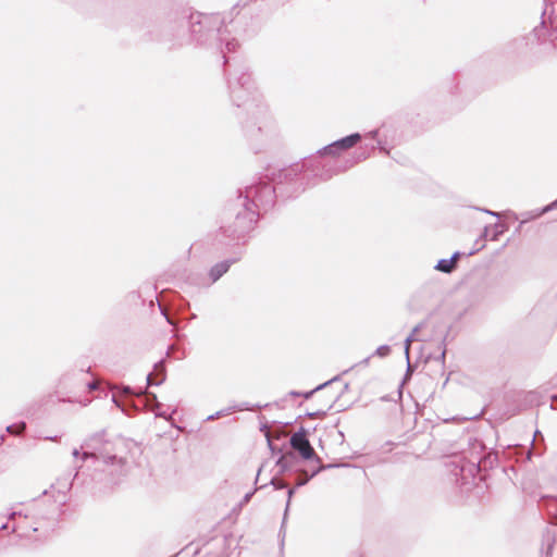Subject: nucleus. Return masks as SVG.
<instances>
[{"label": "nucleus", "instance_id": "nucleus-4", "mask_svg": "<svg viewBox=\"0 0 557 557\" xmlns=\"http://www.w3.org/2000/svg\"><path fill=\"white\" fill-rule=\"evenodd\" d=\"M290 446L297 450L304 459H312L315 457L317 461H320V458L315 456L314 449L309 443L304 430L292 435Z\"/></svg>", "mask_w": 557, "mask_h": 557}, {"label": "nucleus", "instance_id": "nucleus-22", "mask_svg": "<svg viewBox=\"0 0 557 557\" xmlns=\"http://www.w3.org/2000/svg\"><path fill=\"white\" fill-rule=\"evenodd\" d=\"M377 147L380 148L381 151L385 152V153H388V151L386 150V148L383 146V144L381 143V140H377Z\"/></svg>", "mask_w": 557, "mask_h": 557}, {"label": "nucleus", "instance_id": "nucleus-19", "mask_svg": "<svg viewBox=\"0 0 557 557\" xmlns=\"http://www.w3.org/2000/svg\"><path fill=\"white\" fill-rule=\"evenodd\" d=\"M252 494H253V492H249V493H247V494L244 496L243 500H242V505L247 504V503L250 500V498H251Z\"/></svg>", "mask_w": 557, "mask_h": 557}, {"label": "nucleus", "instance_id": "nucleus-39", "mask_svg": "<svg viewBox=\"0 0 557 557\" xmlns=\"http://www.w3.org/2000/svg\"><path fill=\"white\" fill-rule=\"evenodd\" d=\"M156 414H157V416H160V417H163V416H164V413H161V412H157Z\"/></svg>", "mask_w": 557, "mask_h": 557}, {"label": "nucleus", "instance_id": "nucleus-29", "mask_svg": "<svg viewBox=\"0 0 557 557\" xmlns=\"http://www.w3.org/2000/svg\"><path fill=\"white\" fill-rule=\"evenodd\" d=\"M162 313L164 314L168 323L173 324V321L165 314V312L162 311Z\"/></svg>", "mask_w": 557, "mask_h": 557}, {"label": "nucleus", "instance_id": "nucleus-12", "mask_svg": "<svg viewBox=\"0 0 557 557\" xmlns=\"http://www.w3.org/2000/svg\"><path fill=\"white\" fill-rule=\"evenodd\" d=\"M391 352V347L388 345H381L374 351V355L381 358L388 356Z\"/></svg>", "mask_w": 557, "mask_h": 557}, {"label": "nucleus", "instance_id": "nucleus-17", "mask_svg": "<svg viewBox=\"0 0 557 557\" xmlns=\"http://www.w3.org/2000/svg\"><path fill=\"white\" fill-rule=\"evenodd\" d=\"M494 227H495V233H494L492 239L495 240V239H497L498 235L503 233V230H500L499 224H495Z\"/></svg>", "mask_w": 557, "mask_h": 557}, {"label": "nucleus", "instance_id": "nucleus-26", "mask_svg": "<svg viewBox=\"0 0 557 557\" xmlns=\"http://www.w3.org/2000/svg\"><path fill=\"white\" fill-rule=\"evenodd\" d=\"M483 211H484L485 213H487V214L493 215V216H497V218L499 216V214H498L497 212H494V211H491V210H486V209H485V210H483Z\"/></svg>", "mask_w": 557, "mask_h": 557}, {"label": "nucleus", "instance_id": "nucleus-18", "mask_svg": "<svg viewBox=\"0 0 557 557\" xmlns=\"http://www.w3.org/2000/svg\"><path fill=\"white\" fill-rule=\"evenodd\" d=\"M271 483L274 485L275 488H283L285 487L286 485L283 483V482H277L275 479H272L271 480Z\"/></svg>", "mask_w": 557, "mask_h": 557}, {"label": "nucleus", "instance_id": "nucleus-21", "mask_svg": "<svg viewBox=\"0 0 557 557\" xmlns=\"http://www.w3.org/2000/svg\"><path fill=\"white\" fill-rule=\"evenodd\" d=\"M222 414H223V411H218V412H215L214 414L209 416V417H208V420H213V419H215V418L221 417Z\"/></svg>", "mask_w": 557, "mask_h": 557}, {"label": "nucleus", "instance_id": "nucleus-5", "mask_svg": "<svg viewBox=\"0 0 557 557\" xmlns=\"http://www.w3.org/2000/svg\"><path fill=\"white\" fill-rule=\"evenodd\" d=\"M360 139V134H351L325 146L323 149L319 150V153L336 156L337 153H339V151L347 150L354 147Z\"/></svg>", "mask_w": 557, "mask_h": 557}, {"label": "nucleus", "instance_id": "nucleus-35", "mask_svg": "<svg viewBox=\"0 0 557 557\" xmlns=\"http://www.w3.org/2000/svg\"><path fill=\"white\" fill-rule=\"evenodd\" d=\"M487 230H488V227H487V226H486V227H484V235H486V234H487Z\"/></svg>", "mask_w": 557, "mask_h": 557}, {"label": "nucleus", "instance_id": "nucleus-8", "mask_svg": "<svg viewBox=\"0 0 557 557\" xmlns=\"http://www.w3.org/2000/svg\"><path fill=\"white\" fill-rule=\"evenodd\" d=\"M156 376L160 375V379L154 380L153 373H149L146 377L148 385H160L165 379L163 361H159L154 364Z\"/></svg>", "mask_w": 557, "mask_h": 557}, {"label": "nucleus", "instance_id": "nucleus-15", "mask_svg": "<svg viewBox=\"0 0 557 557\" xmlns=\"http://www.w3.org/2000/svg\"><path fill=\"white\" fill-rule=\"evenodd\" d=\"M17 516H18V517L23 516L22 511L12 510V511L9 513L8 518H9V520H14ZM24 517H27V516H26V515H24Z\"/></svg>", "mask_w": 557, "mask_h": 557}, {"label": "nucleus", "instance_id": "nucleus-34", "mask_svg": "<svg viewBox=\"0 0 557 557\" xmlns=\"http://www.w3.org/2000/svg\"><path fill=\"white\" fill-rule=\"evenodd\" d=\"M307 482V480L300 481L298 485H304Z\"/></svg>", "mask_w": 557, "mask_h": 557}, {"label": "nucleus", "instance_id": "nucleus-9", "mask_svg": "<svg viewBox=\"0 0 557 557\" xmlns=\"http://www.w3.org/2000/svg\"><path fill=\"white\" fill-rule=\"evenodd\" d=\"M547 510L553 516L555 523H557V498H549L547 500Z\"/></svg>", "mask_w": 557, "mask_h": 557}, {"label": "nucleus", "instance_id": "nucleus-31", "mask_svg": "<svg viewBox=\"0 0 557 557\" xmlns=\"http://www.w3.org/2000/svg\"><path fill=\"white\" fill-rule=\"evenodd\" d=\"M283 460H284V457H282V458L277 461V465H280V466L284 467V465H283Z\"/></svg>", "mask_w": 557, "mask_h": 557}, {"label": "nucleus", "instance_id": "nucleus-25", "mask_svg": "<svg viewBox=\"0 0 557 557\" xmlns=\"http://www.w3.org/2000/svg\"><path fill=\"white\" fill-rule=\"evenodd\" d=\"M97 387H98V384L96 382L88 383V388L90 391L97 389Z\"/></svg>", "mask_w": 557, "mask_h": 557}, {"label": "nucleus", "instance_id": "nucleus-1", "mask_svg": "<svg viewBox=\"0 0 557 557\" xmlns=\"http://www.w3.org/2000/svg\"><path fill=\"white\" fill-rule=\"evenodd\" d=\"M221 24V18L219 15H208L202 13H196L190 15V32L195 38L205 42L209 38H216L220 41L219 49L223 53V58L226 59L224 50L222 48L223 44L225 49L231 52L235 51L238 47V41L235 38H230L227 30L219 27ZM224 62H227L225 60Z\"/></svg>", "mask_w": 557, "mask_h": 557}, {"label": "nucleus", "instance_id": "nucleus-23", "mask_svg": "<svg viewBox=\"0 0 557 557\" xmlns=\"http://www.w3.org/2000/svg\"><path fill=\"white\" fill-rule=\"evenodd\" d=\"M101 458L104 460V462H112L115 459L114 456H110V457L101 456Z\"/></svg>", "mask_w": 557, "mask_h": 557}, {"label": "nucleus", "instance_id": "nucleus-37", "mask_svg": "<svg viewBox=\"0 0 557 557\" xmlns=\"http://www.w3.org/2000/svg\"><path fill=\"white\" fill-rule=\"evenodd\" d=\"M334 381H336V377L331 379V381H329L326 383L329 384V383L334 382Z\"/></svg>", "mask_w": 557, "mask_h": 557}, {"label": "nucleus", "instance_id": "nucleus-33", "mask_svg": "<svg viewBox=\"0 0 557 557\" xmlns=\"http://www.w3.org/2000/svg\"><path fill=\"white\" fill-rule=\"evenodd\" d=\"M4 442V435L0 436V445Z\"/></svg>", "mask_w": 557, "mask_h": 557}, {"label": "nucleus", "instance_id": "nucleus-7", "mask_svg": "<svg viewBox=\"0 0 557 557\" xmlns=\"http://www.w3.org/2000/svg\"><path fill=\"white\" fill-rule=\"evenodd\" d=\"M458 258L459 252H455L449 259H441L435 265V269L444 273H450L454 270Z\"/></svg>", "mask_w": 557, "mask_h": 557}, {"label": "nucleus", "instance_id": "nucleus-38", "mask_svg": "<svg viewBox=\"0 0 557 557\" xmlns=\"http://www.w3.org/2000/svg\"><path fill=\"white\" fill-rule=\"evenodd\" d=\"M124 392H125V393H129V387H125V388H124Z\"/></svg>", "mask_w": 557, "mask_h": 557}, {"label": "nucleus", "instance_id": "nucleus-27", "mask_svg": "<svg viewBox=\"0 0 557 557\" xmlns=\"http://www.w3.org/2000/svg\"><path fill=\"white\" fill-rule=\"evenodd\" d=\"M293 493H294V490H292V488H290V490H288V493H287V494H288L287 506L289 505V502H290V498H292V496H293Z\"/></svg>", "mask_w": 557, "mask_h": 557}, {"label": "nucleus", "instance_id": "nucleus-32", "mask_svg": "<svg viewBox=\"0 0 557 557\" xmlns=\"http://www.w3.org/2000/svg\"><path fill=\"white\" fill-rule=\"evenodd\" d=\"M8 529V524L7 523H3L1 527H0V530H5Z\"/></svg>", "mask_w": 557, "mask_h": 557}, {"label": "nucleus", "instance_id": "nucleus-16", "mask_svg": "<svg viewBox=\"0 0 557 557\" xmlns=\"http://www.w3.org/2000/svg\"><path fill=\"white\" fill-rule=\"evenodd\" d=\"M326 385H327V383L321 384V385H319L318 387H315L314 389H312V391H310V392L306 393L304 396H305L306 398H309V397H310V396H311L315 391H319V389L323 388V387H324V386H326Z\"/></svg>", "mask_w": 557, "mask_h": 557}, {"label": "nucleus", "instance_id": "nucleus-10", "mask_svg": "<svg viewBox=\"0 0 557 557\" xmlns=\"http://www.w3.org/2000/svg\"><path fill=\"white\" fill-rule=\"evenodd\" d=\"M25 428H26L25 422H21L17 425H14V424L8 425L5 431L10 434L18 435L25 430Z\"/></svg>", "mask_w": 557, "mask_h": 557}, {"label": "nucleus", "instance_id": "nucleus-28", "mask_svg": "<svg viewBox=\"0 0 557 557\" xmlns=\"http://www.w3.org/2000/svg\"><path fill=\"white\" fill-rule=\"evenodd\" d=\"M72 455H73V457L77 458L79 456V450L75 448L73 450Z\"/></svg>", "mask_w": 557, "mask_h": 557}, {"label": "nucleus", "instance_id": "nucleus-30", "mask_svg": "<svg viewBox=\"0 0 557 557\" xmlns=\"http://www.w3.org/2000/svg\"><path fill=\"white\" fill-rule=\"evenodd\" d=\"M58 436H53V435H50V437H47V440H50V441H57Z\"/></svg>", "mask_w": 557, "mask_h": 557}, {"label": "nucleus", "instance_id": "nucleus-36", "mask_svg": "<svg viewBox=\"0 0 557 557\" xmlns=\"http://www.w3.org/2000/svg\"><path fill=\"white\" fill-rule=\"evenodd\" d=\"M334 381H336V377L331 379V381H329L326 383L329 384V383L334 382Z\"/></svg>", "mask_w": 557, "mask_h": 557}, {"label": "nucleus", "instance_id": "nucleus-11", "mask_svg": "<svg viewBox=\"0 0 557 557\" xmlns=\"http://www.w3.org/2000/svg\"><path fill=\"white\" fill-rule=\"evenodd\" d=\"M418 330H419V326H416V327L412 330L411 334H410V335L406 338V341H405V355H406L407 360H409L410 343H411L412 341H414V334L418 332Z\"/></svg>", "mask_w": 557, "mask_h": 557}, {"label": "nucleus", "instance_id": "nucleus-3", "mask_svg": "<svg viewBox=\"0 0 557 557\" xmlns=\"http://www.w3.org/2000/svg\"><path fill=\"white\" fill-rule=\"evenodd\" d=\"M228 88L236 106L245 104L248 97L252 95L251 76L248 73H242L240 76L228 81Z\"/></svg>", "mask_w": 557, "mask_h": 557}, {"label": "nucleus", "instance_id": "nucleus-20", "mask_svg": "<svg viewBox=\"0 0 557 557\" xmlns=\"http://www.w3.org/2000/svg\"><path fill=\"white\" fill-rule=\"evenodd\" d=\"M554 208H557V199L554 202H552L549 206L544 208L542 212H547V211H549L550 209H554Z\"/></svg>", "mask_w": 557, "mask_h": 557}, {"label": "nucleus", "instance_id": "nucleus-14", "mask_svg": "<svg viewBox=\"0 0 557 557\" xmlns=\"http://www.w3.org/2000/svg\"><path fill=\"white\" fill-rule=\"evenodd\" d=\"M90 457H92V458H94V457H95V458H99V456H98V455H97V453H95V451H84V453L82 454V458H83L84 460H86V459H88V458H90Z\"/></svg>", "mask_w": 557, "mask_h": 557}, {"label": "nucleus", "instance_id": "nucleus-13", "mask_svg": "<svg viewBox=\"0 0 557 557\" xmlns=\"http://www.w3.org/2000/svg\"><path fill=\"white\" fill-rule=\"evenodd\" d=\"M545 542L547 543V553L553 548L554 535L549 532L545 535Z\"/></svg>", "mask_w": 557, "mask_h": 557}, {"label": "nucleus", "instance_id": "nucleus-24", "mask_svg": "<svg viewBox=\"0 0 557 557\" xmlns=\"http://www.w3.org/2000/svg\"><path fill=\"white\" fill-rule=\"evenodd\" d=\"M377 133L379 131L375 129V131H371L370 133L367 134V136L371 137V138H375L377 136Z\"/></svg>", "mask_w": 557, "mask_h": 557}, {"label": "nucleus", "instance_id": "nucleus-2", "mask_svg": "<svg viewBox=\"0 0 557 557\" xmlns=\"http://www.w3.org/2000/svg\"><path fill=\"white\" fill-rule=\"evenodd\" d=\"M274 187L270 184H261L246 188L245 199L251 198V202H245L243 212H238L236 216V225L239 232L244 233L252 228L257 222L258 214L255 208L259 206H269L273 202Z\"/></svg>", "mask_w": 557, "mask_h": 557}, {"label": "nucleus", "instance_id": "nucleus-6", "mask_svg": "<svg viewBox=\"0 0 557 557\" xmlns=\"http://www.w3.org/2000/svg\"><path fill=\"white\" fill-rule=\"evenodd\" d=\"M232 264L231 260H225L214 264L210 270V277L212 282H216L223 274H225Z\"/></svg>", "mask_w": 557, "mask_h": 557}]
</instances>
